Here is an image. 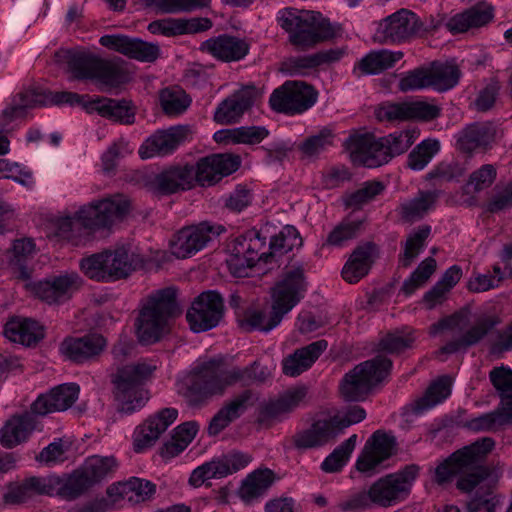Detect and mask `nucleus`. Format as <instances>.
<instances>
[{"instance_id": "nucleus-8", "label": "nucleus", "mask_w": 512, "mask_h": 512, "mask_svg": "<svg viewBox=\"0 0 512 512\" xmlns=\"http://www.w3.org/2000/svg\"><path fill=\"white\" fill-rule=\"evenodd\" d=\"M179 313L174 288H165L152 294L135 323L139 342L145 345L158 342L167 331L169 319Z\"/></svg>"}, {"instance_id": "nucleus-9", "label": "nucleus", "mask_w": 512, "mask_h": 512, "mask_svg": "<svg viewBox=\"0 0 512 512\" xmlns=\"http://www.w3.org/2000/svg\"><path fill=\"white\" fill-rule=\"evenodd\" d=\"M417 474L418 467L409 465L397 473L380 478L371 485L368 491H360L352 495L343 503V509L358 510L367 508L371 504L389 507L408 493Z\"/></svg>"}, {"instance_id": "nucleus-47", "label": "nucleus", "mask_w": 512, "mask_h": 512, "mask_svg": "<svg viewBox=\"0 0 512 512\" xmlns=\"http://www.w3.org/2000/svg\"><path fill=\"white\" fill-rule=\"evenodd\" d=\"M430 87L443 92L447 91L459 82L461 72L454 63H433L428 70Z\"/></svg>"}, {"instance_id": "nucleus-61", "label": "nucleus", "mask_w": 512, "mask_h": 512, "mask_svg": "<svg viewBox=\"0 0 512 512\" xmlns=\"http://www.w3.org/2000/svg\"><path fill=\"white\" fill-rule=\"evenodd\" d=\"M500 319L495 315H484L461 336L464 346L470 347L479 343L498 324Z\"/></svg>"}, {"instance_id": "nucleus-10", "label": "nucleus", "mask_w": 512, "mask_h": 512, "mask_svg": "<svg viewBox=\"0 0 512 512\" xmlns=\"http://www.w3.org/2000/svg\"><path fill=\"white\" fill-rule=\"evenodd\" d=\"M156 370V365L140 361L135 364L119 367L112 375L114 396L118 402V410L124 414H132L140 410L149 399L144 382Z\"/></svg>"}, {"instance_id": "nucleus-56", "label": "nucleus", "mask_w": 512, "mask_h": 512, "mask_svg": "<svg viewBox=\"0 0 512 512\" xmlns=\"http://www.w3.org/2000/svg\"><path fill=\"white\" fill-rule=\"evenodd\" d=\"M356 440L357 435L353 434L342 442L324 459L321 464V469L327 473H334L341 470L354 450Z\"/></svg>"}, {"instance_id": "nucleus-11", "label": "nucleus", "mask_w": 512, "mask_h": 512, "mask_svg": "<svg viewBox=\"0 0 512 512\" xmlns=\"http://www.w3.org/2000/svg\"><path fill=\"white\" fill-rule=\"evenodd\" d=\"M392 361L383 355L356 365L347 372L340 382V394L347 402L364 400L374 386L390 373Z\"/></svg>"}, {"instance_id": "nucleus-60", "label": "nucleus", "mask_w": 512, "mask_h": 512, "mask_svg": "<svg viewBox=\"0 0 512 512\" xmlns=\"http://www.w3.org/2000/svg\"><path fill=\"white\" fill-rule=\"evenodd\" d=\"M489 378L500 393L502 406L512 408V370L505 366L495 367L490 371Z\"/></svg>"}, {"instance_id": "nucleus-64", "label": "nucleus", "mask_w": 512, "mask_h": 512, "mask_svg": "<svg viewBox=\"0 0 512 512\" xmlns=\"http://www.w3.org/2000/svg\"><path fill=\"white\" fill-rule=\"evenodd\" d=\"M223 468L219 457L205 462L192 471L189 484L193 487H200L207 480L226 477Z\"/></svg>"}, {"instance_id": "nucleus-48", "label": "nucleus", "mask_w": 512, "mask_h": 512, "mask_svg": "<svg viewBox=\"0 0 512 512\" xmlns=\"http://www.w3.org/2000/svg\"><path fill=\"white\" fill-rule=\"evenodd\" d=\"M274 473L270 469L256 470L243 481L240 488V496L245 501L253 500L261 495L272 485Z\"/></svg>"}, {"instance_id": "nucleus-34", "label": "nucleus", "mask_w": 512, "mask_h": 512, "mask_svg": "<svg viewBox=\"0 0 512 512\" xmlns=\"http://www.w3.org/2000/svg\"><path fill=\"white\" fill-rule=\"evenodd\" d=\"M376 254L377 246L372 242L357 246L342 269L343 279L351 284L360 281L369 273Z\"/></svg>"}, {"instance_id": "nucleus-29", "label": "nucleus", "mask_w": 512, "mask_h": 512, "mask_svg": "<svg viewBox=\"0 0 512 512\" xmlns=\"http://www.w3.org/2000/svg\"><path fill=\"white\" fill-rule=\"evenodd\" d=\"M200 50L218 60L232 62L243 59L249 52V45L244 39L223 34L202 42Z\"/></svg>"}, {"instance_id": "nucleus-57", "label": "nucleus", "mask_w": 512, "mask_h": 512, "mask_svg": "<svg viewBox=\"0 0 512 512\" xmlns=\"http://www.w3.org/2000/svg\"><path fill=\"white\" fill-rule=\"evenodd\" d=\"M439 149L440 144L437 140H423L408 155V167L415 171L424 169Z\"/></svg>"}, {"instance_id": "nucleus-26", "label": "nucleus", "mask_w": 512, "mask_h": 512, "mask_svg": "<svg viewBox=\"0 0 512 512\" xmlns=\"http://www.w3.org/2000/svg\"><path fill=\"white\" fill-rule=\"evenodd\" d=\"M257 97L254 86H246L224 99L216 108L214 120L221 125L236 123L252 107Z\"/></svg>"}, {"instance_id": "nucleus-30", "label": "nucleus", "mask_w": 512, "mask_h": 512, "mask_svg": "<svg viewBox=\"0 0 512 512\" xmlns=\"http://www.w3.org/2000/svg\"><path fill=\"white\" fill-rule=\"evenodd\" d=\"M37 413L26 411L11 417L0 430V442L3 447L13 448L25 442L37 428Z\"/></svg>"}, {"instance_id": "nucleus-45", "label": "nucleus", "mask_w": 512, "mask_h": 512, "mask_svg": "<svg viewBox=\"0 0 512 512\" xmlns=\"http://www.w3.org/2000/svg\"><path fill=\"white\" fill-rule=\"evenodd\" d=\"M507 424H512V408L502 406L468 420L465 427L473 432H494Z\"/></svg>"}, {"instance_id": "nucleus-1", "label": "nucleus", "mask_w": 512, "mask_h": 512, "mask_svg": "<svg viewBox=\"0 0 512 512\" xmlns=\"http://www.w3.org/2000/svg\"><path fill=\"white\" fill-rule=\"evenodd\" d=\"M271 376L269 368L259 361L240 367L214 358L200 365L187 383L186 398L191 405H199L213 396H222L232 386L261 385Z\"/></svg>"}, {"instance_id": "nucleus-59", "label": "nucleus", "mask_w": 512, "mask_h": 512, "mask_svg": "<svg viewBox=\"0 0 512 512\" xmlns=\"http://www.w3.org/2000/svg\"><path fill=\"white\" fill-rule=\"evenodd\" d=\"M437 267L436 260L433 257L424 259L418 267L412 272L402 285V291L406 295H411L418 288L422 287L435 272Z\"/></svg>"}, {"instance_id": "nucleus-2", "label": "nucleus", "mask_w": 512, "mask_h": 512, "mask_svg": "<svg viewBox=\"0 0 512 512\" xmlns=\"http://www.w3.org/2000/svg\"><path fill=\"white\" fill-rule=\"evenodd\" d=\"M266 240L262 231L255 228L233 238L227 245L226 263L230 273L235 277H247L249 270L258 262L270 263L275 257L286 254L302 243L293 226H285L271 236L268 250L264 251Z\"/></svg>"}, {"instance_id": "nucleus-36", "label": "nucleus", "mask_w": 512, "mask_h": 512, "mask_svg": "<svg viewBox=\"0 0 512 512\" xmlns=\"http://www.w3.org/2000/svg\"><path fill=\"white\" fill-rule=\"evenodd\" d=\"M451 384L452 381L449 376L438 378L427 388L421 398L405 407L404 416H406L407 420H412L413 416H419L441 403L451 394Z\"/></svg>"}, {"instance_id": "nucleus-23", "label": "nucleus", "mask_w": 512, "mask_h": 512, "mask_svg": "<svg viewBox=\"0 0 512 512\" xmlns=\"http://www.w3.org/2000/svg\"><path fill=\"white\" fill-rule=\"evenodd\" d=\"M106 346L107 341L101 334L90 333L82 337L66 338L60 350L69 360L81 364L97 359Z\"/></svg>"}, {"instance_id": "nucleus-52", "label": "nucleus", "mask_w": 512, "mask_h": 512, "mask_svg": "<svg viewBox=\"0 0 512 512\" xmlns=\"http://www.w3.org/2000/svg\"><path fill=\"white\" fill-rule=\"evenodd\" d=\"M94 79L108 86H118L129 80L127 69L119 62L99 58Z\"/></svg>"}, {"instance_id": "nucleus-15", "label": "nucleus", "mask_w": 512, "mask_h": 512, "mask_svg": "<svg viewBox=\"0 0 512 512\" xmlns=\"http://www.w3.org/2000/svg\"><path fill=\"white\" fill-rule=\"evenodd\" d=\"M419 27L420 18L413 11L401 8L378 23L374 40L381 44H400L419 35Z\"/></svg>"}, {"instance_id": "nucleus-63", "label": "nucleus", "mask_w": 512, "mask_h": 512, "mask_svg": "<svg viewBox=\"0 0 512 512\" xmlns=\"http://www.w3.org/2000/svg\"><path fill=\"white\" fill-rule=\"evenodd\" d=\"M35 249V245L31 239H18L13 243V258L11 264L18 272V277L23 280L30 278V270L25 264V259L30 256Z\"/></svg>"}, {"instance_id": "nucleus-62", "label": "nucleus", "mask_w": 512, "mask_h": 512, "mask_svg": "<svg viewBox=\"0 0 512 512\" xmlns=\"http://www.w3.org/2000/svg\"><path fill=\"white\" fill-rule=\"evenodd\" d=\"M415 338L410 331L396 330L385 335L379 342L380 351L399 354L412 347Z\"/></svg>"}, {"instance_id": "nucleus-58", "label": "nucleus", "mask_w": 512, "mask_h": 512, "mask_svg": "<svg viewBox=\"0 0 512 512\" xmlns=\"http://www.w3.org/2000/svg\"><path fill=\"white\" fill-rule=\"evenodd\" d=\"M35 93V100H39L40 102H36L38 106H46V105H82L83 97L74 92L68 91H49V90H41V89H32Z\"/></svg>"}, {"instance_id": "nucleus-40", "label": "nucleus", "mask_w": 512, "mask_h": 512, "mask_svg": "<svg viewBox=\"0 0 512 512\" xmlns=\"http://www.w3.org/2000/svg\"><path fill=\"white\" fill-rule=\"evenodd\" d=\"M48 478H53L56 482L51 489V496L58 495L67 500L78 498L93 486L81 467L68 476L50 474Z\"/></svg>"}, {"instance_id": "nucleus-28", "label": "nucleus", "mask_w": 512, "mask_h": 512, "mask_svg": "<svg viewBox=\"0 0 512 512\" xmlns=\"http://www.w3.org/2000/svg\"><path fill=\"white\" fill-rule=\"evenodd\" d=\"M79 386L75 383L61 384L40 395L33 403L32 410L39 416L65 411L78 399Z\"/></svg>"}, {"instance_id": "nucleus-20", "label": "nucleus", "mask_w": 512, "mask_h": 512, "mask_svg": "<svg viewBox=\"0 0 512 512\" xmlns=\"http://www.w3.org/2000/svg\"><path fill=\"white\" fill-rule=\"evenodd\" d=\"M240 166V158L230 154H213L201 158L196 165L194 183L212 186L223 177L235 172Z\"/></svg>"}, {"instance_id": "nucleus-38", "label": "nucleus", "mask_w": 512, "mask_h": 512, "mask_svg": "<svg viewBox=\"0 0 512 512\" xmlns=\"http://www.w3.org/2000/svg\"><path fill=\"white\" fill-rule=\"evenodd\" d=\"M327 347V341L322 339L297 349L283 360V373L292 377L300 375L312 366Z\"/></svg>"}, {"instance_id": "nucleus-49", "label": "nucleus", "mask_w": 512, "mask_h": 512, "mask_svg": "<svg viewBox=\"0 0 512 512\" xmlns=\"http://www.w3.org/2000/svg\"><path fill=\"white\" fill-rule=\"evenodd\" d=\"M117 467L118 463L114 456L99 455L88 457L81 466L93 486L112 475Z\"/></svg>"}, {"instance_id": "nucleus-6", "label": "nucleus", "mask_w": 512, "mask_h": 512, "mask_svg": "<svg viewBox=\"0 0 512 512\" xmlns=\"http://www.w3.org/2000/svg\"><path fill=\"white\" fill-rule=\"evenodd\" d=\"M276 21L288 33L289 42L302 50L331 39L336 34L334 27L321 13L311 10L285 7L278 11Z\"/></svg>"}, {"instance_id": "nucleus-33", "label": "nucleus", "mask_w": 512, "mask_h": 512, "mask_svg": "<svg viewBox=\"0 0 512 512\" xmlns=\"http://www.w3.org/2000/svg\"><path fill=\"white\" fill-rule=\"evenodd\" d=\"M493 18V7L487 3H480L450 17L445 26L452 34L464 33L487 25Z\"/></svg>"}, {"instance_id": "nucleus-16", "label": "nucleus", "mask_w": 512, "mask_h": 512, "mask_svg": "<svg viewBox=\"0 0 512 512\" xmlns=\"http://www.w3.org/2000/svg\"><path fill=\"white\" fill-rule=\"evenodd\" d=\"M223 298L216 291L201 293L187 311L186 319L192 331L199 333L216 327L223 317Z\"/></svg>"}, {"instance_id": "nucleus-37", "label": "nucleus", "mask_w": 512, "mask_h": 512, "mask_svg": "<svg viewBox=\"0 0 512 512\" xmlns=\"http://www.w3.org/2000/svg\"><path fill=\"white\" fill-rule=\"evenodd\" d=\"M195 169L191 165L173 166L159 173L154 184L156 189L165 195L188 190L194 186Z\"/></svg>"}, {"instance_id": "nucleus-42", "label": "nucleus", "mask_w": 512, "mask_h": 512, "mask_svg": "<svg viewBox=\"0 0 512 512\" xmlns=\"http://www.w3.org/2000/svg\"><path fill=\"white\" fill-rule=\"evenodd\" d=\"M439 197L437 191H419L416 197L402 202L399 206L401 219L413 223L422 219L429 210L434 208Z\"/></svg>"}, {"instance_id": "nucleus-53", "label": "nucleus", "mask_w": 512, "mask_h": 512, "mask_svg": "<svg viewBox=\"0 0 512 512\" xmlns=\"http://www.w3.org/2000/svg\"><path fill=\"white\" fill-rule=\"evenodd\" d=\"M430 232L431 227L429 225H423L409 234L404 244V251L399 255L400 266L408 268L414 262L424 249L425 241L429 237Z\"/></svg>"}, {"instance_id": "nucleus-18", "label": "nucleus", "mask_w": 512, "mask_h": 512, "mask_svg": "<svg viewBox=\"0 0 512 512\" xmlns=\"http://www.w3.org/2000/svg\"><path fill=\"white\" fill-rule=\"evenodd\" d=\"M440 108L424 101L385 102L376 111L381 121H431L440 116Z\"/></svg>"}, {"instance_id": "nucleus-17", "label": "nucleus", "mask_w": 512, "mask_h": 512, "mask_svg": "<svg viewBox=\"0 0 512 512\" xmlns=\"http://www.w3.org/2000/svg\"><path fill=\"white\" fill-rule=\"evenodd\" d=\"M396 439L382 430L375 431L366 441L356 461V469L368 476L375 474L378 467L395 452Z\"/></svg>"}, {"instance_id": "nucleus-31", "label": "nucleus", "mask_w": 512, "mask_h": 512, "mask_svg": "<svg viewBox=\"0 0 512 512\" xmlns=\"http://www.w3.org/2000/svg\"><path fill=\"white\" fill-rule=\"evenodd\" d=\"M58 64H66L72 79H94L99 57L84 51L59 49L54 54Z\"/></svg>"}, {"instance_id": "nucleus-14", "label": "nucleus", "mask_w": 512, "mask_h": 512, "mask_svg": "<svg viewBox=\"0 0 512 512\" xmlns=\"http://www.w3.org/2000/svg\"><path fill=\"white\" fill-rule=\"evenodd\" d=\"M224 231L221 225L204 221L181 228L170 240L171 254L178 259L192 257Z\"/></svg>"}, {"instance_id": "nucleus-43", "label": "nucleus", "mask_w": 512, "mask_h": 512, "mask_svg": "<svg viewBox=\"0 0 512 512\" xmlns=\"http://www.w3.org/2000/svg\"><path fill=\"white\" fill-rule=\"evenodd\" d=\"M364 230V219L348 216L328 233L324 245L341 248L356 239Z\"/></svg>"}, {"instance_id": "nucleus-55", "label": "nucleus", "mask_w": 512, "mask_h": 512, "mask_svg": "<svg viewBox=\"0 0 512 512\" xmlns=\"http://www.w3.org/2000/svg\"><path fill=\"white\" fill-rule=\"evenodd\" d=\"M119 490L120 495L129 501L139 503L150 499L156 491V486L148 480L132 477L120 483Z\"/></svg>"}, {"instance_id": "nucleus-44", "label": "nucleus", "mask_w": 512, "mask_h": 512, "mask_svg": "<svg viewBox=\"0 0 512 512\" xmlns=\"http://www.w3.org/2000/svg\"><path fill=\"white\" fill-rule=\"evenodd\" d=\"M401 51H390L386 49L371 51L364 56L355 67L363 74H379L392 68L403 57Z\"/></svg>"}, {"instance_id": "nucleus-4", "label": "nucleus", "mask_w": 512, "mask_h": 512, "mask_svg": "<svg viewBox=\"0 0 512 512\" xmlns=\"http://www.w3.org/2000/svg\"><path fill=\"white\" fill-rule=\"evenodd\" d=\"M494 446L495 441L491 437H483L452 453L435 468V482L441 485L455 477L457 489L472 492L490 475L484 459Z\"/></svg>"}, {"instance_id": "nucleus-32", "label": "nucleus", "mask_w": 512, "mask_h": 512, "mask_svg": "<svg viewBox=\"0 0 512 512\" xmlns=\"http://www.w3.org/2000/svg\"><path fill=\"white\" fill-rule=\"evenodd\" d=\"M496 136L495 127L490 123H473L463 128L457 136L458 149L465 153L491 148Z\"/></svg>"}, {"instance_id": "nucleus-7", "label": "nucleus", "mask_w": 512, "mask_h": 512, "mask_svg": "<svg viewBox=\"0 0 512 512\" xmlns=\"http://www.w3.org/2000/svg\"><path fill=\"white\" fill-rule=\"evenodd\" d=\"M145 264L142 254L122 245L83 258L79 265L88 278L109 283L128 278Z\"/></svg>"}, {"instance_id": "nucleus-21", "label": "nucleus", "mask_w": 512, "mask_h": 512, "mask_svg": "<svg viewBox=\"0 0 512 512\" xmlns=\"http://www.w3.org/2000/svg\"><path fill=\"white\" fill-rule=\"evenodd\" d=\"M81 278L75 272L54 275L34 285L35 294L43 301L54 304L69 300L80 288Z\"/></svg>"}, {"instance_id": "nucleus-41", "label": "nucleus", "mask_w": 512, "mask_h": 512, "mask_svg": "<svg viewBox=\"0 0 512 512\" xmlns=\"http://www.w3.org/2000/svg\"><path fill=\"white\" fill-rule=\"evenodd\" d=\"M89 110L96 111L103 117L123 124H132L135 119V113L130 102L124 99L97 98L90 102Z\"/></svg>"}, {"instance_id": "nucleus-19", "label": "nucleus", "mask_w": 512, "mask_h": 512, "mask_svg": "<svg viewBox=\"0 0 512 512\" xmlns=\"http://www.w3.org/2000/svg\"><path fill=\"white\" fill-rule=\"evenodd\" d=\"M341 434L334 416H319L307 429L295 433L292 441L296 449L306 450L322 447Z\"/></svg>"}, {"instance_id": "nucleus-39", "label": "nucleus", "mask_w": 512, "mask_h": 512, "mask_svg": "<svg viewBox=\"0 0 512 512\" xmlns=\"http://www.w3.org/2000/svg\"><path fill=\"white\" fill-rule=\"evenodd\" d=\"M4 335L12 342L32 346L44 337V331L42 326L32 319L13 317L5 324Z\"/></svg>"}, {"instance_id": "nucleus-51", "label": "nucleus", "mask_w": 512, "mask_h": 512, "mask_svg": "<svg viewBox=\"0 0 512 512\" xmlns=\"http://www.w3.org/2000/svg\"><path fill=\"white\" fill-rule=\"evenodd\" d=\"M308 389L306 386H296L286 390L270 405V414L279 416L291 413L306 404Z\"/></svg>"}, {"instance_id": "nucleus-12", "label": "nucleus", "mask_w": 512, "mask_h": 512, "mask_svg": "<svg viewBox=\"0 0 512 512\" xmlns=\"http://www.w3.org/2000/svg\"><path fill=\"white\" fill-rule=\"evenodd\" d=\"M131 209L132 202L129 196L115 193L83 205L77 211V218L84 228L90 230L109 228L122 221Z\"/></svg>"}, {"instance_id": "nucleus-27", "label": "nucleus", "mask_w": 512, "mask_h": 512, "mask_svg": "<svg viewBox=\"0 0 512 512\" xmlns=\"http://www.w3.org/2000/svg\"><path fill=\"white\" fill-rule=\"evenodd\" d=\"M178 410L175 408H163L150 416L141 424L134 439V447L137 452L151 447L167 428L177 419Z\"/></svg>"}, {"instance_id": "nucleus-24", "label": "nucleus", "mask_w": 512, "mask_h": 512, "mask_svg": "<svg viewBox=\"0 0 512 512\" xmlns=\"http://www.w3.org/2000/svg\"><path fill=\"white\" fill-rule=\"evenodd\" d=\"M188 132L189 128L181 125L158 130L142 144L139 155L142 159L169 155L185 141Z\"/></svg>"}, {"instance_id": "nucleus-25", "label": "nucleus", "mask_w": 512, "mask_h": 512, "mask_svg": "<svg viewBox=\"0 0 512 512\" xmlns=\"http://www.w3.org/2000/svg\"><path fill=\"white\" fill-rule=\"evenodd\" d=\"M55 480L47 476H30L23 480L12 482L3 494V502L8 505L23 504L35 496H51Z\"/></svg>"}, {"instance_id": "nucleus-54", "label": "nucleus", "mask_w": 512, "mask_h": 512, "mask_svg": "<svg viewBox=\"0 0 512 512\" xmlns=\"http://www.w3.org/2000/svg\"><path fill=\"white\" fill-rule=\"evenodd\" d=\"M159 99L163 111L168 115L182 114L191 104L189 95L178 86L162 89Z\"/></svg>"}, {"instance_id": "nucleus-5", "label": "nucleus", "mask_w": 512, "mask_h": 512, "mask_svg": "<svg viewBox=\"0 0 512 512\" xmlns=\"http://www.w3.org/2000/svg\"><path fill=\"white\" fill-rule=\"evenodd\" d=\"M417 128L394 131L376 138L370 134L350 136L346 148L356 165L377 168L406 153L419 138Z\"/></svg>"}, {"instance_id": "nucleus-13", "label": "nucleus", "mask_w": 512, "mask_h": 512, "mask_svg": "<svg viewBox=\"0 0 512 512\" xmlns=\"http://www.w3.org/2000/svg\"><path fill=\"white\" fill-rule=\"evenodd\" d=\"M317 100L314 88L302 81H286L269 98L271 108L288 115L300 114L311 108Z\"/></svg>"}, {"instance_id": "nucleus-35", "label": "nucleus", "mask_w": 512, "mask_h": 512, "mask_svg": "<svg viewBox=\"0 0 512 512\" xmlns=\"http://www.w3.org/2000/svg\"><path fill=\"white\" fill-rule=\"evenodd\" d=\"M252 398V391L244 390L228 401L210 420L208 434L216 436L228 427L231 422L238 419L247 410Z\"/></svg>"}, {"instance_id": "nucleus-50", "label": "nucleus", "mask_w": 512, "mask_h": 512, "mask_svg": "<svg viewBox=\"0 0 512 512\" xmlns=\"http://www.w3.org/2000/svg\"><path fill=\"white\" fill-rule=\"evenodd\" d=\"M335 134L330 128H322L307 137L299 146L303 158L314 160L334 145Z\"/></svg>"}, {"instance_id": "nucleus-46", "label": "nucleus", "mask_w": 512, "mask_h": 512, "mask_svg": "<svg viewBox=\"0 0 512 512\" xmlns=\"http://www.w3.org/2000/svg\"><path fill=\"white\" fill-rule=\"evenodd\" d=\"M35 93L28 89L18 93L12 100L9 107L4 109L0 115V132H4L15 120L24 117L26 110L37 107Z\"/></svg>"}, {"instance_id": "nucleus-3", "label": "nucleus", "mask_w": 512, "mask_h": 512, "mask_svg": "<svg viewBox=\"0 0 512 512\" xmlns=\"http://www.w3.org/2000/svg\"><path fill=\"white\" fill-rule=\"evenodd\" d=\"M306 281L302 266L291 267L283 279L272 290V305L269 310L249 308L238 315V324L246 332H270L277 327L283 317L303 298Z\"/></svg>"}, {"instance_id": "nucleus-22", "label": "nucleus", "mask_w": 512, "mask_h": 512, "mask_svg": "<svg viewBox=\"0 0 512 512\" xmlns=\"http://www.w3.org/2000/svg\"><path fill=\"white\" fill-rule=\"evenodd\" d=\"M99 43L103 47L141 62H154L160 53L158 45L123 34L103 35Z\"/></svg>"}]
</instances>
